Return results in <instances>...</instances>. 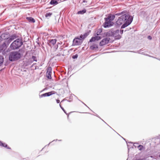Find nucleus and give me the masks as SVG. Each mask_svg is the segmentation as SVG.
<instances>
[{
  "instance_id": "obj_1",
  "label": "nucleus",
  "mask_w": 160,
  "mask_h": 160,
  "mask_svg": "<svg viewBox=\"0 0 160 160\" xmlns=\"http://www.w3.org/2000/svg\"><path fill=\"white\" fill-rule=\"evenodd\" d=\"M119 18L123 22L124 24L121 26V28H124L129 25L132 22L133 17L128 14L125 12L124 14L121 15Z\"/></svg>"
},
{
  "instance_id": "obj_2",
  "label": "nucleus",
  "mask_w": 160,
  "mask_h": 160,
  "mask_svg": "<svg viewBox=\"0 0 160 160\" xmlns=\"http://www.w3.org/2000/svg\"><path fill=\"white\" fill-rule=\"evenodd\" d=\"M106 36L108 37H114L115 39H119L121 37L119 35V30H114L113 29H111L107 32Z\"/></svg>"
},
{
  "instance_id": "obj_3",
  "label": "nucleus",
  "mask_w": 160,
  "mask_h": 160,
  "mask_svg": "<svg viewBox=\"0 0 160 160\" xmlns=\"http://www.w3.org/2000/svg\"><path fill=\"white\" fill-rule=\"evenodd\" d=\"M21 57V54L18 52H11L9 54V59L10 61H13L18 60Z\"/></svg>"
},
{
  "instance_id": "obj_4",
  "label": "nucleus",
  "mask_w": 160,
  "mask_h": 160,
  "mask_svg": "<svg viewBox=\"0 0 160 160\" xmlns=\"http://www.w3.org/2000/svg\"><path fill=\"white\" fill-rule=\"evenodd\" d=\"M23 44V42L20 39H17L15 40L10 45V48L12 49H16L18 48Z\"/></svg>"
},
{
  "instance_id": "obj_5",
  "label": "nucleus",
  "mask_w": 160,
  "mask_h": 160,
  "mask_svg": "<svg viewBox=\"0 0 160 160\" xmlns=\"http://www.w3.org/2000/svg\"><path fill=\"white\" fill-rule=\"evenodd\" d=\"M79 38V37L75 38L73 41V44L74 46H77L80 45L82 41Z\"/></svg>"
},
{
  "instance_id": "obj_6",
  "label": "nucleus",
  "mask_w": 160,
  "mask_h": 160,
  "mask_svg": "<svg viewBox=\"0 0 160 160\" xmlns=\"http://www.w3.org/2000/svg\"><path fill=\"white\" fill-rule=\"evenodd\" d=\"M110 39L109 38H105L102 39L100 42L99 45L100 46H102L107 44L109 42Z\"/></svg>"
},
{
  "instance_id": "obj_7",
  "label": "nucleus",
  "mask_w": 160,
  "mask_h": 160,
  "mask_svg": "<svg viewBox=\"0 0 160 160\" xmlns=\"http://www.w3.org/2000/svg\"><path fill=\"white\" fill-rule=\"evenodd\" d=\"M104 20L105 22L103 24V27L104 28L109 27L113 25V23L112 22L107 20V19Z\"/></svg>"
},
{
  "instance_id": "obj_8",
  "label": "nucleus",
  "mask_w": 160,
  "mask_h": 160,
  "mask_svg": "<svg viewBox=\"0 0 160 160\" xmlns=\"http://www.w3.org/2000/svg\"><path fill=\"white\" fill-rule=\"evenodd\" d=\"M54 93H55L54 91H51V92H46L45 93L41 95H40L39 96H40V98H42L43 97L49 96Z\"/></svg>"
},
{
  "instance_id": "obj_9",
  "label": "nucleus",
  "mask_w": 160,
  "mask_h": 160,
  "mask_svg": "<svg viewBox=\"0 0 160 160\" xmlns=\"http://www.w3.org/2000/svg\"><path fill=\"white\" fill-rule=\"evenodd\" d=\"M115 18V15L112 14H109L108 15V17L107 18H105L104 19H107L109 21H111V22Z\"/></svg>"
},
{
  "instance_id": "obj_10",
  "label": "nucleus",
  "mask_w": 160,
  "mask_h": 160,
  "mask_svg": "<svg viewBox=\"0 0 160 160\" xmlns=\"http://www.w3.org/2000/svg\"><path fill=\"white\" fill-rule=\"evenodd\" d=\"M102 38V37L100 36H97L94 37H92L90 40L89 42H92L95 41H98L99 40L101 39Z\"/></svg>"
},
{
  "instance_id": "obj_11",
  "label": "nucleus",
  "mask_w": 160,
  "mask_h": 160,
  "mask_svg": "<svg viewBox=\"0 0 160 160\" xmlns=\"http://www.w3.org/2000/svg\"><path fill=\"white\" fill-rule=\"evenodd\" d=\"M57 41L56 39H50L48 40V43L49 46L52 45L53 46L56 44Z\"/></svg>"
},
{
  "instance_id": "obj_12",
  "label": "nucleus",
  "mask_w": 160,
  "mask_h": 160,
  "mask_svg": "<svg viewBox=\"0 0 160 160\" xmlns=\"http://www.w3.org/2000/svg\"><path fill=\"white\" fill-rule=\"evenodd\" d=\"M51 68H48L47 72H46V77L48 79H51L52 78L51 73Z\"/></svg>"
},
{
  "instance_id": "obj_13",
  "label": "nucleus",
  "mask_w": 160,
  "mask_h": 160,
  "mask_svg": "<svg viewBox=\"0 0 160 160\" xmlns=\"http://www.w3.org/2000/svg\"><path fill=\"white\" fill-rule=\"evenodd\" d=\"M116 24L118 26H119L122 25V24H123L124 23L121 20L119 17L118 19L116 22Z\"/></svg>"
},
{
  "instance_id": "obj_14",
  "label": "nucleus",
  "mask_w": 160,
  "mask_h": 160,
  "mask_svg": "<svg viewBox=\"0 0 160 160\" xmlns=\"http://www.w3.org/2000/svg\"><path fill=\"white\" fill-rule=\"evenodd\" d=\"M12 41L9 38H8L7 40H6L5 42L2 44V46L3 47H7L6 44H7L8 45Z\"/></svg>"
},
{
  "instance_id": "obj_15",
  "label": "nucleus",
  "mask_w": 160,
  "mask_h": 160,
  "mask_svg": "<svg viewBox=\"0 0 160 160\" xmlns=\"http://www.w3.org/2000/svg\"><path fill=\"white\" fill-rule=\"evenodd\" d=\"M88 35V34L87 33H85L83 35L81 34L79 37L81 40L82 41L84 40Z\"/></svg>"
},
{
  "instance_id": "obj_16",
  "label": "nucleus",
  "mask_w": 160,
  "mask_h": 160,
  "mask_svg": "<svg viewBox=\"0 0 160 160\" xmlns=\"http://www.w3.org/2000/svg\"><path fill=\"white\" fill-rule=\"evenodd\" d=\"M98 48V45L96 44H93L90 47V48L93 50H95Z\"/></svg>"
},
{
  "instance_id": "obj_17",
  "label": "nucleus",
  "mask_w": 160,
  "mask_h": 160,
  "mask_svg": "<svg viewBox=\"0 0 160 160\" xmlns=\"http://www.w3.org/2000/svg\"><path fill=\"white\" fill-rule=\"evenodd\" d=\"M86 12V10L85 9H84L82 10H80L78 12L77 14H83L85 13Z\"/></svg>"
},
{
  "instance_id": "obj_18",
  "label": "nucleus",
  "mask_w": 160,
  "mask_h": 160,
  "mask_svg": "<svg viewBox=\"0 0 160 160\" xmlns=\"http://www.w3.org/2000/svg\"><path fill=\"white\" fill-rule=\"evenodd\" d=\"M58 3V2L55 0H51L50 2V4L53 5H56Z\"/></svg>"
},
{
  "instance_id": "obj_19",
  "label": "nucleus",
  "mask_w": 160,
  "mask_h": 160,
  "mask_svg": "<svg viewBox=\"0 0 160 160\" xmlns=\"http://www.w3.org/2000/svg\"><path fill=\"white\" fill-rule=\"evenodd\" d=\"M28 20L29 22H35V20L33 18L31 17H28L26 18Z\"/></svg>"
},
{
  "instance_id": "obj_20",
  "label": "nucleus",
  "mask_w": 160,
  "mask_h": 160,
  "mask_svg": "<svg viewBox=\"0 0 160 160\" xmlns=\"http://www.w3.org/2000/svg\"><path fill=\"white\" fill-rule=\"evenodd\" d=\"M4 61V58L2 56H0V66L2 64Z\"/></svg>"
},
{
  "instance_id": "obj_21",
  "label": "nucleus",
  "mask_w": 160,
  "mask_h": 160,
  "mask_svg": "<svg viewBox=\"0 0 160 160\" xmlns=\"http://www.w3.org/2000/svg\"><path fill=\"white\" fill-rule=\"evenodd\" d=\"M12 41L16 38V37L15 35H12L9 38Z\"/></svg>"
},
{
  "instance_id": "obj_22",
  "label": "nucleus",
  "mask_w": 160,
  "mask_h": 160,
  "mask_svg": "<svg viewBox=\"0 0 160 160\" xmlns=\"http://www.w3.org/2000/svg\"><path fill=\"white\" fill-rule=\"evenodd\" d=\"M2 147L6 148H7L9 149H11V148L10 147H8V145L7 144H6L5 143H3V145H2Z\"/></svg>"
},
{
  "instance_id": "obj_23",
  "label": "nucleus",
  "mask_w": 160,
  "mask_h": 160,
  "mask_svg": "<svg viewBox=\"0 0 160 160\" xmlns=\"http://www.w3.org/2000/svg\"><path fill=\"white\" fill-rule=\"evenodd\" d=\"M52 15V13L51 12H48L46 13L45 16L46 17H50Z\"/></svg>"
},
{
  "instance_id": "obj_24",
  "label": "nucleus",
  "mask_w": 160,
  "mask_h": 160,
  "mask_svg": "<svg viewBox=\"0 0 160 160\" xmlns=\"http://www.w3.org/2000/svg\"><path fill=\"white\" fill-rule=\"evenodd\" d=\"M125 12H120V13H116L115 15H116V16H120V15H122V14H124V13H125Z\"/></svg>"
},
{
  "instance_id": "obj_25",
  "label": "nucleus",
  "mask_w": 160,
  "mask_h": 160,
  "mask_svg": "<svg viewBox=\"0 0 160 160\" xmlns=\"http://www.w3.org/2000/svg\"><path fill=\"white\" fill-rule=\"evenodd\" d=\"M33 61H37V58L36 56H32V58Z\"/></svg>"
},
{
  "instance_id": "obj_26",
  "label": "nucleus",
  "mask_w": 160,
  "mask_h": 160,
  "mask_svg": "<svg viewBox=\"0 0 160 160\" xmlns=\"http://www.w3.org/2000/svg\"><path fill=\"white\" fill-rule=\"evenodd\" d=\"M102 30L100 29L98 30V31L97 32V35L98 36L100 34V33L102 32Z\"/></svg>"
},
{
  "instance_id": "obj_27",
  "label": "nucleus",
  "mask_w": 160,
  "mask_h": 160,
  "mask_svg": "<svg viewBox=\"0 0 160 160\" xmlns=\"http://www.w3.org/2000/svg\"><path fill=\"white\" fill-rule=\"evenodd\" d=\"M143 148V147L142 145H139L138 146V148L140 150H141Z\"/></svg>"
},
{
  "instance_id": "obj_28",
  "label": "nucleus",
  "mask_w": 160,
  "mask_h": 160,
  "mask_svg": "<svg viewBox=\"0 0 160 160\" xmlns=\"http://www.w3.org/2000/svg\"><path fill=\"white\" fill-rule=\"evenodd\" d=\"M78 55L77 54H76L74 55H73L72 56V58L74 59H76L78 58Z\"/></svg>"
},
{
  "instance_id": "obj_29",
  "label": "nucleus",
  "mask_w": 160,
  "mask_h": 160,
  "mask_svg": "<svg viewBox=\"0 0 160 160\" xmlns=\"http://www.w3.org/2000/svg\"><path fill=\"white\" fill-rule=\"evenodd\" d=\"M59 105H60V106L61 108L64 111V112H65V113L66 114H67L66 112L65 111V110L64 109V108L62 107L61 106L60 104Z\"/></svg>"
},
{
  "instance_id": "obj_30",
  "label": "nucleus",
  "mask_w": 160,
  "mask_h": 160,
  "mask_svg": "<svg viewBox=\"0 0 160 160\" xmlns=\"http://www.w3.org/2000/svg\"><path fill=\"white\" fill-rule=\"evenodd\" d=\"M143 51V50H142V49H140L139 51H138L137 52L139 53L143 54V52H141V51Z\"/></svg>"
},
{
  "instance_id": "obj_31",
  "label": "nucleus",
  "mask_w": 160,
  "mask_h": 160,
  "mask_svg": "<svg viewBox=\"0 0 160 160\" xmlns=\"http://www.w3.org/2000/svg\"><path fill=\"white\" fill-rule=\"evenodd\" d=\"M123 30H120L119 31V32L121 34H122V33H123Z\"/></svg>"
},
{
  "instance_id": "obj_32",
  "label": "nucleus",
  "mask_w": 160,
  "mask_h": 160,
  "mask_svg": "<svg viewBox=\"0 0 160 160\" xmlns=\"http://www.w3.org/2000/svg\"><path fill=\"white\" fill-rule=\"evenodd\" d=\"M148 38L149 40H151L152 39V38L150 36H148Z\"/></svg>"
},
{
  "instance_id": "obj_33",
  "label": "nucleus",
  "mask_w": 160,
  "mask_h": 160,
  "mask_svg": "<svg viewBox=\"0 0 160 160\" xmlns=\"http://www.w3.org/2000/svg\"><path fill=\"white\" fill-rule=\"evenodd\" d=\"M2 145H3V143L0 141V146H2Z\"/></svg>"
},
{
  "instance_id": "obj_34",
  "label": "nucleus",
  "mask_w": 160,
  "mask_h": 160,
  "mask_svg": "<svg viewBox=\"0 0 160 160\" xmlns=\"http://www.w3.org/2000/svg\"><path fill=\"white\" fill-rule=\"evenodd\" d=\"M145 55L147 56H148L149 57H152V58H154V57H152V56H151L150 55H148V54H145Z\"/></svg>"
},
{
  "instance_id": "obj_35",
  "label": "nucleus",
  "mask_w": 160,
  "mask_h": 160,
  "mask_svg": "<svg viewBox=\"0 0 160 160\" xmlns=\"http://www.w3.org/2000/svg\"><path fill=\"white\" fill-rule=\"evenodd\" d=\"M56 102L57 103H59L60 102V100L59 99H57Z\"/></svg>"
},
{
  "instance_id": "obj_36",
  "label": "nucleus",
  "mask_w": 160,
  "mask_h": 160,
  "mask_svg": "<svg viewBox=\"0 0 160 160\" xmlns=\"http://www.w3.org/2000/svg\"><path fill=\"white\" fill-rule=\"evenodd\" d=\"M4 35H5L4 34H3L1 35V36H0L1 38H2V37H3V36H4Z\"/></svg>"
},
{
  "instance_id": "obj_37",
  "label": "nucleus",
  "mask_w": 160,
  "mask_h": 160,
  "mask_svg": "<svg viewBox=\"0 0 160 160\" xmlns=\"http://www.w3.org/2000/svg\"><path fill=\"white\" fill-rule=\"evenodd\" d=\"M138 144V143H134L133 144V146H135V147H136V146H135V145H134V144Z\"/></svg>"
},
{
  "instance_id": "obj_38",
  "label": "nucleus",
  "mask_w": 160,
  "mask_h": 160,
  "mask_svg": "<svg viewBox=\"0 0 160 160\" xmlns=\"http://www.w3.org/2000/svg\"><path fill=\"white\" fill-rule=\"evenodd\" d=\"M83 2H87V1L86 0H83Z\"/></svg>"
},
{
  "instance_id": "obj_39",
  "label": "nucleus",
  "mask_w": 160,
  "mask_h": 160,
  "mask_svg": "<svg viewBox=\"0 0 160 160\" xmlns=\"http://www.w3.org/2000/svg\"><path fill=\"white\" fill-rule=\"evenodd\" d=\"M95 116H96L97 117L99 118H100L99 117V116L97 115V114H96V115H95Z\"/></svg>"
},
{
  "instance_id": "obj_40",
  "label": "nucleus",
  "mask_w": 160,
  "mask_h": 160,
  "mask_svg": "<svg viewBox=\"0 0 160 160\" xmlns=\"http://www.w3.org/2000/svg\"><path fill=\"white\" fill-rule=\"evenodd\" d=\"M57 140H58V139H56V141H57ZM58 140V141H61V140Z\"/></svg>"
},
{
  "instance_id": "obj_41",
  "label": "nucleus",
  "mask_w": 160,
  "mask_h": 160,
  "mask_svg": "<svg viewBox=\"0 0 160 160\" xmlns=\"http://www.w3.org/2000/svg\"><path fill=\"white\" fill-rule=\"evenodd\" d=\"M84 104L87 107H88V106L86 105V104Z\"/></svg>"
},
{
  "instance_id": "obj_42",
  "label": "nucleus",
  "mask_w": 160,
  "mask_h": 160,
  "mask_svg": "<svg viewBox=\"0 0 160 160\" xmlns=\"http://www.w3.org/2000/svg\"><path fill=\"white\" fill-rule=\"evenodd\" d=\"M159 157H160V154L159 155Z\"/></svg>"
},
{
  "instance_id": "obj_43",
  "label": "nucleus",
  "mask_w": 160,
  "mask_h": 160,
  "mask_svg": "<svg viewBox=\"0 0 160 160\" xmlns=\"http://www.w3.org/2000/svg\"><path fill=\"white\" fill-rule=\"evenodd\" d=\"M51 142H50V143H49L48 145H49V144L51 143Z\"/></svg>"
},
{
  "instance_id": "obj_44",
  "label": "nucleus",
  "mask_w": 160,
  "mask_h": 160,
  "mask_svg": "<svg viewBox=\"0 0 160 160\" xmlns=\"http://www.w3.org/2000/svg\"><path fill=\"white\" fill-rule=\"evenodd\" d=\"M102 120L105 123H106V122H105L104 121V120Z\"/></svg>"
},
{
  "instance_id": "obj_45",
  "label": "nucleus",
  "mask_w": 160,
  "mask_h": 160,
  "mask_svg": "<svg viewBox=\"0 0 160 160\" xmlns=\"http://www.w3.org/2000/svg\"><path fill=\"white\" fill-rule=\"evenodd\" d=\"M55 140H53L52 142H53V141H55Z\"/></svg>"
},
{
  "instance_id": "obj_46",
  "label": "nucleus",
  "mask_w": 160,
  "mask_h": 160,
  "mask_svg": "<svg viewBox=\"0 0 160 160\" xmlns=\"http://www.w3.org/2000/svg\"><path fill=\"white\" fill-rule=\"evenodd\" d=\"M151 158H152V157H152V156H151Z\"/></svg>"
}]
</instances>
